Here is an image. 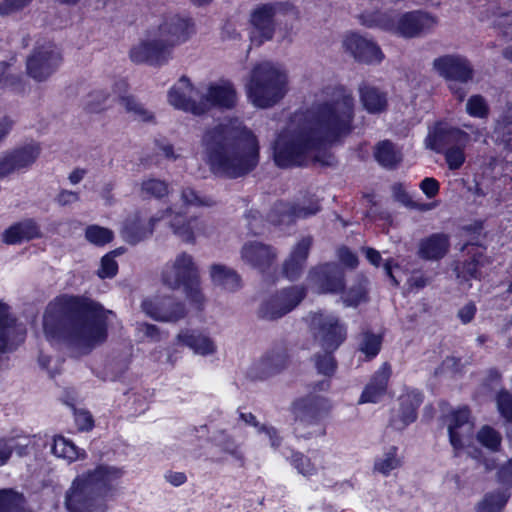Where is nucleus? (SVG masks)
<instances>
[{"label":"nucleus","instance_id":"f257e3e1","mask_svg":"<svg viewBox=\"0 0 512 512\" xmlns=\"http://www.w3.org/2000/svg\"><path fill=\"white\" fill-rule=\"evenodd\" d=\"M354 98L344 87H327L310 109L297 111L273 146L277 166H301L318 160L319 149L353 129Z\"/></svg>","mask_w":512,"mask_h":512},{"label":"nucleus","instance_id":"f03ea898","mask_svg":"<svg viewBox=\"0 0 512 512\" xmlns=\"http://www.w3.org/2000/svg\"><path fill=\"white\" fill-rule=\"evenodd\" d=\"M114 316L98 303L63 295L48 304L43 329L51 343L63 342L86 353L105 341L107 324Z\"/></svg>","mask_w":512,"mask_h":512},{"label":"nucleus","instance_id":"7ed1b4c3","mask_svg":"<svg viewBox=\"0 0 512 512\" xmlns=\"http://www.w3.org/2000/svg\"><path fill=\"white\" fill-rule=\"evenodd\" d=\"M201 149L204 161L217 176L238 178L259 162L258 137L239 118H225L206 128Z\"/></svg>","mask_w":512,"mask_h":512},{"label":"nucleus","instance_id":"20e7f679","mask_svg":"<svg viewBox=\"0 0 512 512\" xmlns=\"http://www.w3.org/2000/svg\"><path fill=\"white\" fill-rule=\"evenodd\" d=\"M192 32L187 18L165 14L148 31L146 39L131 49L130 57L136 63L163 64L170 59L173 49L186 42Z\"/></svg>","mask_w":512,"mask_h":512},{"label":"nucleus","instance_id":"39448f33","mask_svg":"<svg viewBox=\"0 0 512 512\" xmlns=\"http://www.w3.org/2000/svg\"><path fill=\"white\" fill-rule=\"evenodd\" d=\"M123 471L112 466H98L77 476L65 496L69 512H106L102 499L111 495Z\"/></svg>","mask_w":512,"mask_h":512},{"label":"nucleus","instance_id":"423d86ee","mask_svg":"<svg viewBox=\"0 0 512 512\" xmlns=\"http://www.w3.org/2000/svg\"><path fill=\"white\" fill-rule=\"evenodd\" d=\"M463 127L465 129L439 122L429 130L425 140L429 149L444 154L450 170L460 169L466 161V147L470 142H477L483 137L482 129L468 124Z\"/></svg>","mask_w":512,"mask_h":512},{"label":"nucleus","instance_id":"0eeeda50","mask_svg":"<svg viewBox=\"0 0 512 512\" xmlns=\"http://www.w3.org/2000/svg\"><path fill=\"white\" fill-rule=\"evenodd\" d=\"M306 322L315 344L324 351V355L315 358L316 368L323 375H332L336 368L332 353L345 340L346 328L339 322L337 316L326 312L311 313L307 316Z\"/></svg>","mask_w":512,"mask_h":512},{"label":"nucleus","instance_id":"6e6552de","mask_svg":"<svg viewBox=\"0 0 512 512\" xmlns=\"http://www.w3.org/2000/svg\"><path fill=\"white\" fill-rule=\"evenodd\" d=\"M287 83V75L279 65L259 63L245 85L248 100L257 108L272 107L287 93Z\"/></svg>","mask_w":512,"mask_h":512},{"label":"nucleus","instance_id":"1a4fd4ad","mask_svg":"<svg viewBox=\"0 0 512 512\" xmlns=\"http://www.w3.org/2000/svg\"><path fill=\"white\" fill-rule=\"evenodd\" d=\"M161 282L172 290L183 288L187 299L193 304L201 305L204 302L198 265L187 252H180L166 262L161 271Z\"/></svg>","mask_w":512,"mask_h":512},{"label":"nucleus","instance_id":"9d476101","mask_svg":"<svg viewBox=\"0 0 512 512\" xmlns=\"http://www.w3.org/2000/svg\"><path fill=\"white\" fill-rule=\"evenodd\" d=\"M332 409L328 398L309 394L294 400L290 407L293 416V430L297 437L311 438L323 436L325 428L322 424Z\"/></svg>","mask_w":512,"mask_h":512},{"label":"nucleus","instance_id":"9b49d317","mask_svg":"<svg viewBox=\"0 0 512 512\" xmlns=\"http://www.w3.org/2000/svg\"><path fill=\"white\" fill-rule=\"evenodd\" d=\"M362 23L369 27H379L403 37L411 38L428 32L437 24L436 18L424 12H409L402 15L395 11L377 12L373 16L362 15Z\"/></svg>","mask_w":512,"mask_h":512},{"label":"nucleus","instance_id":"f8f14e48","mask_svg":"<svg viewBox=\"0 0 512 512\" xmlns=\"http://www.w3.org/2000/svg\"><path fill=\"white\" fill-rule=\"evenodd\" d=\"M433 67L450 81L449 88L452 93L462 101L466 96V83L472 78V68L466 58L460 55H445L436 58Z\"/></svg>","mask_w":512,"mask_h":512},{"label":"nucleus","instance_id":"ddd939ff","mask_svg":"<svg viewBox=\"0 0 512 512\" xmlns=\"http://www.w3.org/2000/svg\"><path fill=\"white\" fill-rule=\"evenodd\" d=\"M164 220L174 236L187 244H194L200 237L208 236L210 226L198 216L187 217L173 206L163 210Z\"/></svg>","mask_w":512,"mask_h":512},{"label":"nucleus","instance_id":"4468645a","mask_svg":"<svg viewBox=\"0 0 512 512\" xmlns=\"http://www.w3.org/2000/svg\"><path fill=\"white\" fill-rule=\"evenodd\" d=\"M141 309L155 321L174 323L186 315L184 305L169 295H152L143 299Z\"/></svg>","mask_w":512,"mask_h":512},{"label":"nucleus","instance_id":"2eb2a0df","mask_svg":"<svg viewBox=\"0 0 512 512\" xmlns=\"http://www.w3.org/2000/svg\"><path fill=\"white\" fill-rule=\"evenodd\" d=\"M40 155L38 143L31 142L0 155V179L28 170Z\"/></svg>","mask_w":512,"mask_h":512},{"label":"nucleus","instance_id":"dca6fc26","mask_svg":"<svg viewBox=\"0 0 512 512\" xmlns=\"http://www.w3.org/2000/svg\"><path fill=\"white\" fill-rule=\"evenodd\" d=\"M306 295L302 286H291L280 290L260 307L259 315L265 319H278L297 307Z\"/></svg>","mask_w":512,"mask_h":512},{"label":"nucleus","instance_id":"f3484780","mask_svg":"<svg viewBox=\"0 0 512 512\" xmlns=\"http://www.w3.org/2000/svg\"><path fill=\"white\" fill-rule=\"evenodd\" d=\"M62 57L58 48L47 43L34 49L27 59V72L36 81L49 78L60 66Z\"/></svg>","mask_w":512,"mask_h":512},{"label":"nucleus","instance_id":"a211bd4d","mask_svg":"<svg viewBox=\"0 0 512 512\" xmlns=\"http://www.w3.org/2000/svg\"><path fill=\"white\" fill-rule=\"evenodd\" d=\"M198 89L200 87L193 86L190 80L183 76L169 89L168 103L175 109L202 115L205 113V104L200 103Z\"/></svg>","mask_w":512,"mask_h":512},{"label":"nucleus","instance_id":"6ab92c4d","mask_svg":"<svg viewBox=\"0 0 512 512\" xmlns=\"http://www.w3.org/2000/svg\"><path fill=\"white\" fill-rule=\"evenodd\" d=\"M450 443L456 452L466 448L473 435L474 423L466 407L453 410L447 416Z\"/></svg>","mask_w":512,"mask_h":512},{"label":"nucleus","instance_id":"aec40b11","mask_svg":"<svg viewBox=\"0 0 512 512\" xmlns=\"http://www.w3.org/2000/svg\"><path fill=\"white\" fill-rule=\"evenodd\" d=\"M200 103L205 104V113L211 107L232 108L237 101V93L233 84L227 80H220L208 85L199 86Z\"/></svg>","mask_w":512,"mask_h":512},{"label":"nucleus","instance_id":"412c9836","mask_svg":"<svg viewBox=\"0 0 512 512\" xmlns=\"http://www.w3.org/2000/svg\"><path fill=\"white\" fill-rule=\"evenodd\" d=\"M308 281L318 293H338L344 287L343 271L334 263L313 268L309 272Z\"/></svg>","mask_w":512,"mask_h":512},{"label":"nucleus","instance_id":"4be33fe9","mask_svg":"<svg viewBox=\"0 0 512 512\" xmlns=\"http://www.w3.org/2000/svg\"><path fill=\"white\" fill-rule=\"evenodd\" d=\"M26 330L16 322L10 313V307L0 300V353L15 351L24 341Z\"/></svg>","mask_w":512,"mask_h":512},{"label":"nucleus","instance_id":"5701e85b","mask_svg":"<svg viewBox=\"0 0 512 512\" xmlns=\"http://www.w3.org/2000/svg\"><path fill=\"white\" fill-rule=\"evenodd\" d=\"M317 199H304L302 202L291 204L278 202L274 205L269 221L273 224H289L297 219L307 218L319 211Z\"/></svg>","mask_w":512,"mask_h":512},{"label":"nucleus","instance_id":"b1692460","mask_svg":"<svg viewBox=\"0 0 512 512\" xmlns=\"http://www.w3.org/2000/svg\"><path fill=\"white\" fill-rule=\"evenodd\" d=\"M164 220L163 210L145 218L137 212L129 216L123 224L122 234L127 242L135 244L152 235L158 223Z\"/></svg>","mask_w":512,"mask_h":512},{"label":"nucleus","instance_id":"393cba45","mask_svg":"<svg viewBox=\"0 0 512 512\" xmlns=\"http://www.w3.org/2000/svg\"><path fill=\"white\" fill-rule=\"evenodd\" d=\"M343 48L357 61L367 64L380 63L384 57L376 43L356 33L344 37Z\"/></svg>","mask_w":512,"mask_h":512},{"label":"nucleus","instance_id":"a878e982","mask_svg":"<svg viewBox=\"0 0 512 512\" xmlns=\"http://www.w3.org/2000/svg\"><path fill=\"white\" fill-rule=\"evenodd\" d=\"M422 402L421 394L416 390H407L398 398V408L392 411L390 425L403 430L417 418V409Z\"/></svg>","mask_w":512,"mask_h":512},{"label":"nucleus","instance_id":"bb28decb","mask_svg":"<svg viewBox=\"0 0 512 512\" xmlns=\"http://www.w3.org/2000/svg\"><path fill=\"white\" fill-rule=\"evenodd\" d=\"M276 257L277 252L273 247L259 241L246 242L241 249V260L261 272L267 270Z\"/></svg>","mask_w":512,"mask_h":512},{"label":"nucleus","instance_id":"cd10ccee","mask_svg":"<svg viewBox=\"0 0 512 512\" xmlns=\"http://www.w3.org/2000/svg\"><path fill=\"white\" fill-rule=\"evenodd\" d=\"M274 7L263 5L254 10L251 15V41L260 45L271 39L274 31L273 25Z\"/></svg>","mask_w":512,"mask_h":512},{"label":"nucleus","instance_id":"c85d7f7f","mask_svg":"<svg viewBox=\"0 0 512 512\" xmlns=\"http://www.w3.org/2000/svg\"><path fill=\"white\" fill-rule=\"evenodd\" d=\"M287 364V356L283 351H270L255 362L249 370L252 379L263 380L282 371Z\"/></svg>","mask_w":512,"mask_h":512},{"label":"nucleus","instance_id":"c756f323","mask_svg":"<svg viewBox=\"0 0 512 512\" xmlns=\"http://www.w3.org/2000/svg\"><path fill=\"white\" fill-rule=\"evenodd\" d=\"M176 341L201 356L213 355L217 351L214 340L208 334L199 330H181L176 337Z\"/></svg>","mask_w":512,"mask_h":512},{"label":"nucleus","instance_id":"7c9ffc66","mask_svg":"<svg viewBox=\"0 0 512 512\" xmlns=\"http://www.w3.org/2000/svg\"><path fill=\"white\" fill-rule=\"evenodd\" d=\"M391 373V366L383 363L365 386L358 404L379 402L386 393Z\"/></svg>","mask_w":512,"mask_h":512},{"label":"nucleus","instance_id":"2f4dec72","mask_svg":"<svg viewBox=\"0 0 512 512\" xmlns=\"http://www.w3.org/2000/svg\"><path fill=\"white\" fill-rule=\"evenodd\" d=\"M311 245L312 238L306 236L301 238L292 248L289 257L283 264V273L288 279L294 280L300 276L308 258Z\"/></svg>","mask_w":512,"mask_h":512},{"label":"nucleus","instance_id":"473e14b6","mask_svg":"<svg viewBox=\"0 0 512 512\" xmlns=\"http://www.w3.org/2000/svg\"><path fill=\"white\" fill-rule=\"evenodd\" d=\"M41 236L38 224L33 219H25L8 227L2 235L4 243L19 244Z\"/></svg>","mask_w":512,"mask_h":512},{"label":"nucleus","instance_id":"72a5a7b5","mask_svg":"<svg viewBox=\"0 0 512 512\" xmlns=\"http://www.w3.org/2000/svg\"><path fill=\"white\" fill-rule=\"evenodd\" d=\"M449 248L448 236L442 233L433 234L422 240L419 254L428 260H438L445 256Z\"/></svg>","mask_w":512,"mask_h":512},{"label":"nucleus","instance_id":"f704fd0d","mask_svg":"<svg viewBox=\"0 0 512 512\" xmlns=\"http://www.w3.org/2000/svg\"><path fill=\"white\" fill-rule=\"evenodd\" d=\"M115 91L117 97L119 98L120 104L125 108V110L131 114V116L138 121L148 122L153 119V114L144 108V106L137 102L134 97L129 95H122V91H126L127 84L125 81H121L116 84Z\"/></svg>","mask_w":512,"mask_h":512},{"label":"nucleus","instance_id":"c9c22d12","mask_svg":"<svg viewBox=\"0 0 512 512\" xmlns=\"http://www.w3.org/2000/svg\"><path fill=\"white\" fill-rule=\"evenodd\" d=\"M360 99L369 113H381L387 106V96L376 87L363 85L360 87Z\"/></svg>","mask_w":512,"mask_h":512},{"label":"nucleus","instance_id":"e433bc0d","mask_svg":"<svg viewBox=\"0 0 512 512\" xmlns=\"http://www.w3.org/2000/svg\"><path fill=\"white\" fill-rule=\"evenodd\" d=\"M397 446H389L383 450L374 460L373 469L375 472L388 476L402 465V458L398 454Z\"/></svg>","mask_w":512,"mask_h":512},{"label":"nucleus","instance_id":"4c0bfd02","mask_svg":"<svg viewBox=\"0 0 512 512\" xmlns=\"http://www.w3.org/2000/svg\"><path fill=\"white\" fill-rule=\"evenodd\" d=\"M210 277L216 286L225 290L235 291L240 287V278L238 274L224 265H212L210 267Z\"/></svg>","mask_w":512,"mask_h":512},{"label":"nucleus","instance_id":"58836bf2","mask_svg":"<svg viewBox=\"0 0 512 512\" xmlns=\"http://www.w3.org/2000/svg\"><path fill=\"white\" fill-rule=\"evenodd\" d=\"M323 457L315 455L312 458L306 457L301 453H294L292 455V464L297 471L306 477L317 475L320 469L324 470Z\"/></svg>","mask_w":512,"mask_h":512},{"label":"nucleus","instance_id":"ea45409f","mask_svg":"<svg viewBox=\"0 0 512 512\" xmlns=\"http://www.w3.org/2000/svg\"><path fill=\"white\" fill-rule=\"evenodd\" d=\"M240 417L243 422L253 426L259 436L268 440L272 448L277 449L280 446L282 439L279 436L278 431L273 426L259 424L256 417L251 413H242Z\"/></svg>","mask_w":512,"mask_h":512},{"label":"nucleus","instance_id":"a19ab883","mask_svg":"<svg viewBox=\"0 0 512 512\" xmlns=\"http://www.w3.org/2000/svg\"><path fill=\"white\" fill-rule=\"evenodd\" d=\"M374 156L381 166L388 168L398 164L402 158L400 151L388 140L377 144L374 150Z\"/></svg>","mask_w":512,"mask_h":512},{"label":"nucleus","instance_id":"79ce46f5","mask_svg":"<svg viewBox=\"0 0 512 512\" xmlns=\"http://www.w3.org/2000/svg\"><path fill=\"white\" fill-rule=\"evenodd\" d=\"M509 498L506 490L488 493L478 503L476 512H502Z\"/></svg>","mask_w":512,"mask_h":512},{"label":"nucleus","instance_id":"37998d69","mask_svg":"<svg viewBox=\"0 0 512 512\" xmlns=\"http://www.w3.org/2000/svg\"><path fill=\"white\" fill-rule=\"evenodd\" d=\"M169 193L168 184L160 179L147 178L140 183L139 196L143 199H160Z\"/></svg>","mask_w":512,"mask_h":512},{"label":"nucleus","instance_id":"c03bdc74","mask_svg":"<svg viewBox=\"0 0 512 512\" xmlns=\"http://www.w3.org/2000/svg\"><path fill=\"white\" fill-rule=\"evenodd\" d=\"M52 453L56 457L63 458L68 462L75 461L82 456L78 448L70 440L63 436L54 437Z\"/></svg>","mask_w":512,"mask_h":512},{"label":"nucleus","instance_id":"a18cd8bd","mask_svg":"<svg viewBox=\"0 0 512 512\" xmlns=\"http://www.w3.org/2000/svg\"><path fill=\"white\" fill-rule=\"evenodd\" d=\"M0 512H26L23 496L12 490H0Z\"/></svg>","mask_w":512,"mask_h":512},{"label":"nucleus","instance_id":"49530a36","mask_svg":"<svg viewBox=\"0 0 512 512\" xmlns=\"http://www.w3.org/2000/svg\"><path fill=\"white\" fill-rule=\"evenodd\" d=\"M180 198L184 206L211 207L215 204L212 197L202 195L191 187L183 188L181 190Z\"/></svg>","mask_w":512,"mask_h":512},{"label":"nucleus","instance_id":"de8ad7c7","mask_svg":"<svg viewBox=\"0 0 512 512\" xmlns=\"http://www.w3.org/2000/svg\"><path fill=\"white\" fill-rule=\"evenodd\" d=\"M477 441L492 452H497L501 446V435L490 426H483L477 433Z\"/></svg>","mask_w":512,"mask_h":512},{"label":"nucleus","instance_id":"09e8293b","mask_svg":"<svg viewBox=\"0 0 512 512\" xmlns=\"http://www.w3.org/2000/svg\"><path fill=\"white\" fill-rule=\"evenodd\" d=\"M382 338L378 334L364 332L361 334L359 341V349L368 358L375 357L381 348Z\"/></svg>","mask_w":512,"mask_h":512},{"label":"nucleus","instance_id":"8fccbe9b","mask_svg":"<svg viewBox=\"0 0 512 512\" xmlns=\"http://www.w3.org/2000/svg\"><path fill=\"white\" fill-rule=\"evenodd\" d=\"M85 238L93 245L103 246L112 241L113 233L107 228L90 225L85 230Z\"/></svg>","mask_w":512,"mask_h":512},{"label":"nucleus","instance_id":"3c124183","mask_svg":"<svg viewBox=\"0 0 512 512\" xmlns=\"http://www.w3.org/2000/svg\"><path fill=\"white\" fill-rule=\"evenodd\" d=\"M475 257L471 262L465 263L460 270L459 267L456 268L457 277L468 280V278H480L482 276L481 269L484 267V263L486 259L482 257L480 254H475Z\"/></svg>","mask_w":512,"mask_h":512},{"label":"nucleus","instance_id":"603ef678","mask_svg":"<svg viewBox=\"0 0 512 512\" xmlns=\"http://www.w3.org/2000/svg\"><path fill=\"white\" fill-rule=\"evenodd\" d=\"M116 251L107 253L101 258L97 275L101 279L113 278L118 272V263L115 260Z\"/></svg>","mask_w":512,"mask_h":512},{"label":"nucleus","instance_id":"864d4df0","mask_svg":"<svg viewBox=\"0 0 512 512\" xmlns=\"http://www.w3.org/2000/svg\"><path fill=\"white\" fill-rule=\"evenodd\" d=\"M216 445L226 454L230 455L237 461H242L243 453L241 448L235 441L225 434H221L216 438Z\"/></svg>","mask_w":512,"mask_h":512},{"label":"nucleus","instance_id":"5fc2aeb1","mask_svg":"<svg viewBox=\"0 0 512 512\" xmlns=\"http://www.w3.org/2000/svg\"><path fill=\"white\" fill-rule=\"evenodd\" d=\"M136 336L140 341L157 342L161 340L159 328L149 323H138L136 326Z\"/></svg>","mask_w":512,"mask_h":512},{"label":"nucleus","instance_id":"6e6d98bb","mask_svg":"<svg viewBox=\"0 0 512 512\" xmlns=\"http://www.w3.org/2000/svg\"><path fill=\"white\" fill-rule=\"evenodd\" d=\"M466 111L472 117L484 118L488 114V106L483 97L475 95L469 98Z\"/></svg>","mask_w":512,"mask_h":512},{"label":"nucleus","instance_id":"4d7b16f0","mask_svg":"<svg viewBox=\"0 0 512 512\" xmlns=\"http://www.w3.org/2000/svg\"><path fill=\"white\" fill-rule=\"evenodd\" d=\"M108 95L102 90L92 91L86 98V107L91 112L101 111L106 107Z\"/></svg>","mask_w":512,"mask_h":512},{"label":"nucleus","instance_id":"13d9d810","mask_svg":"<svg viewBox=\"0 0 512 512\" xmlns=\"http://www.w3.org/2000/svg\"><path fill=\"white\" fill-rule=\"evenodd\" d=\"M500 414L507 420L512 421V394L508 391H500L496 398Z\"/></svg>","mask_w":512,"mask_h":512},{"label":"nucleus","instance_id":"bf43d9fd","mask_svg":"<svg viewBox=\"0 0 512 512\" xmlns=\"http://www.w3.org/2000/svg\"><path fill=\"white\" fill-rule=\"evenodd\" d=\"M366 289L363 283H359L357 286L351 287L347 292L344 293L342 299L346 306H356L365 297Z\"/></svg>","mask_w":512,"mask_h":512},{"label":"nucleus","instance_id":"052dcab7","mask_svg":"<svg viewBox=\"0 0 512 512\" xmlns=\"http://www.w3.org/2000/svg\"><path fill=\"white\" fill-rule=\"evenodd\" d=\"M32 1L33 0H4L0 2V15L13 14L23 9Z\"/></svg>","mask_w":512,"mask_h":512},{"label":"nucleus","instance_id":"680f3d73","mask_svg":"<svg viewBox=\"0 0 512 512\" xmlns=\"http://www.w3.org/2000/svg\"><path fill=\"white\" fill-rule=\"evenodd\" d=\"M508 113L510 115L506 118L505 125L502 127L501 124H499L497 131L502 133V141L512 150V106L509 107Z\"/></svg>","mask_w":512,"mask_h":512},{"label":"nucleus","instance_id":"e2e57ef3","mask_svg":"<svg viewBox=\"0 0 512 512\" xmlns=\"http://www.w3.org/2000/svg\"><path fill=\"white\" fill-rule=\"evenodd\" d=\"M420 189L428 198H433L439 192V182L432 177L424 178L420 183Z\"/></svg>","mask_w":512,"mask_h":512},{"label":"nucleus","instance_id":"0e129e2a","mask_svg":"<svg viewBox=\"0 0 512 512\" xmlns=\"http://www.w3.org/2000/svg\"><path fill=\"white\" fill-rule=\"evenodd\" d=\"M17 78L9 71V67L4 63H0V89L7 86H15Z\"/></svg>","mask_w":512,"mask_h":512},{"label":"nucleus","instance_id":"69168bd1","mask_svg":"<svg viewBox=\"0 0 512 512\" xmlns=\"http://www.w3.org/2000/svg\"><path fill=\"white\" fill-rule=\"evenodd\" d=\"M75 421L81 430H89L93 426L92 416L87 411L76 412Z\"/></svg>","mask_w":512,"mask_h":512},{"label":"nucleus","instance_id":"338daca9","mask_svg":"<svg viewBox=\"0 0 512 512\" xmlns=\"http://www.w3.org/2000/svg\"><path fill=\"white\" fill-rule=\"evenodd\" d=\"M165 480L171 485L178 487L187 481V476L184 472L168 471L164 475Z\"/></svg>","mask_w":512,"mask_h":512},{"label":"nucleus","instance_id":"774afa93","mask_svg":"<svg viewBox=\"0 0 512 512\" xmlns=\"http://www.w3.org/2000/svg\"><path fill=\"white\" fill-rule=\"evenodd\" d=\"M498 478L504 484H512V459L499 469Z\"/></svg>","mask_w":512,"mask_h":512}]
</instances>
